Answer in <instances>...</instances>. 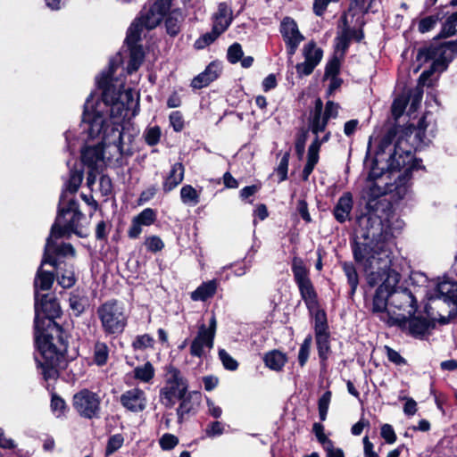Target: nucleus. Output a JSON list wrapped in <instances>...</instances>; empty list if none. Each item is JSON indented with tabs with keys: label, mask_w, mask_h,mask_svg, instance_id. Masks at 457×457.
<instances>
[{
	"label": "nucleus",
	"mask_w": 457,
	"mask_h": 457,
	"mask_svg": "<svg viewBox=\"0 0 457 457\" xmlns=\"http://www.w3.org/2000/svg\"><path fill=\"white\" fill-rule=\"evenodd\" d=\"M118 61L110 62V71L97 79L103 89L102 99L95 100L90 95L84 106L83 129L89 138L102 140L106 164L118 163L127 150L124 148V122L137 113L139 96L131 88L118 89L112 84V75Z\"/></svg>",
	"instance_id": "obj_1"
},
{
	"label": "nucleus",
	"mask_w": 457,
	"mask_h": 457,
	"mask_svg": "<svg viewBox=\"0 0 457 457\" xmlns=\"http://www.w3.org/2000/svg\"><path fill=\"white\" fill-rule=\"evenodd\" d=\"M353 254L366 270L368 284L378 286L372 312L388 326H406V320L417 311V301L410 289L396 288L400 274L391 268L390 243L378 241L372 246L357 243Z\"/></svg>",
	"instance_id": "obj_2"
},
{
	"label": "nucleus",
	"mask_w": 457,
	"mask_h": 457,
	"mask_svg": "<svg viewBox=\"0 0 457 457\" xmlns=\"http://www.w3.org/2000/svg\"><path fill=\"white\" fill-rule=\"evenodd\" d=\"M61 312V306L54 297L45 295L39 300V295H37L34 323L35 341L39 356H36V361L42 369L46 380L58 377V369L62 366L67 351L63 332L54 321Z\"/></svg>",
	"instance_id": "obj_3"
},
{
	"label": "nucleus",
	"mask_w": 457,
	"mask_h": 457,
	"mask_svg": "<svg viewBox=\"0 0 457 457\" xmlns=\"http://www.w3.org/2000/svg\"><path fill=\"white\" fill-rule=\"evenodd\" d=\"M414 127L391 128L381 138L370 167L367 182L378 179H394L395 188L402 190L411 179L412 170L418 169V162L412 157V146L408 137Z\"/></svg>",
	"instance_id": "obj_4"
},
{
	"label": "nucleus",
	"mask_w": 457,
	"mask_h": 457,
	"mask_svg": "<svg viewBox=\"0 0 457 457\" xmlns=\"http://www.w3.org/2000/svg\"><path fill=\"white\" fill-rule=\"evenodd\" d=\"M83 218L82 212L79 210V204L70 200L66 207H62L52 226L51 234L46 240V254L52 248V238L62 237L71 233L84 237L87 235L80 227L79 221Z\"/></svg>",
	"instance_id": "obj_5"
},
{
	"label": "nucleus",
	"mask_w": 457,
	"mask_h": 457,
	"mask_svg": "<svg viewBox=\"0 0 457 457\" xmlns=\"http://www.w3.org/2000/svg\"><path fill=\"white\" fill-rule=\"evenodd\" d=\"M188 389V383L182 372L176 367H165L163 385L160 389L159 401L166 408H172L178 399L183 398Z\"/></svg>",
	"instance_id": "obj_6"
},
{
	"label": "nucleus",
	"mask_w": 457,
	"mask_h": 457,
	"mask_svg": "<svg viewBox=\"0 0 457 457\" xmlns=\"http://www.w3.org/2000/svg\"><path fill=\"white\" fill-rule=\"evenodd\" d=\"M104 332L108 336L121 334L128 323L124 304L110 300L101 304L96 311Z\"/></svg>",
	"instance_id": "obj_7"
},
{
	"label": "nucleus",
	"mask_w": 457,
	"mask_h": 457,
	"mask_svg": "<svg viewBox=\"0 0 457 457\" xmlns=\"http://www.w3.org/2000/svg\"><path fill=\"white\" fill-rule=\"evenodd\" d=\"M437 52H442L441 49H436L434 47L420 49L418 53L417 59L420 62L428 61L429 59H435L430 70L425 71L421 73L419 79L418 86L412 95V103L411 107H416L421 101L423 96L422 87L425 86H430L431 84L428 82L429 77L435 71H443L446 69V62L445 60L436 59Z\"/></svg>",
	"instance_id": "obj_8"
},
{
	"label": "nucleus",
	"mask_w": 457,
	"mask_h": 457,
	"mask_svg": "<svg viewBox=\"0 0 457 457\" xmlns=\"http://www.w3.org/2000/svg\"><path fill=\"white\" fill-rule=\"evenodd\" d=\"M339 105L332 101L326 104L325 110L323 111V103L318 98L315 101L313 112L310 117V129L312 132L318 135L323 132L327 127L328 121L330 119H336L338 114Z\"/></svg>",
	"instance_id": "obj_9"
},
{
	"label": "nucleus",
	"mask_w": 457,
	"mask_h": 457,
	"mask_svg": "<svg viewBox=\"0 0 457 457\" xmlns=\"http://www.w3.org/2000/svg\"><path fill=\"white\" fill-rule=\"evenodd\" d=\"M101 399L97 394L83 389L73 396V407L83 418L94 419L99 416Z\"/></svg>",
	"instance_id": "obj_10"
},
{
	"label": "nucleus",
	"mask_w": 457,
	"mask_h": 457,
	"mask_svg": "<svg viewBox=\"0 0 457 457\" xmlns=\"http://www.w3.org/2000/svg\"><path fill=\"white\" fill-rule=\"evenodd\" d=\"M216 326V319L214 316H212L209 327H206L204 324L199 327L197 336L190 346L191 355L201 358L205 355L206 349L211 350L213 347Z\"/></svg>",
	"instance_id": "obj_11"
},
{
	"label": "nucleus",
	"mask_w": 457,
	"mask_h": 457,
	"mask_svg": "<svg viewBox=\"0 0 457 457\" xmlns=\"http://www.w3.org/2000/svg\"><path fill=\"white\" fill-rule=\"evenodd\" d=\"M170 8V0H157L148 7H145L137 20L146 29H152L160 24Z\"/></svg>",
	"instance_id": "obj_12"
},
{
	"label": "nucleus",
	"mask_w": 457,
	"mask_h": 457,
	"mask_svg": "<svg viewBox=\"0 0 457 457\" xmlns=\"http://www.w3.org/2000/svg\"><path fill=\"white\" fill-rule=\"evenodd\" d=\"M280 33L287 45L288 55L293 56L300 43L304 39L296 22L290 17L284 18L280 23Z\"/></svg>",
	"instance_id": "obj_13"
},
{
	"label": "nucleus",
	"mask_w": 457,
	"mask_h": 457,
	"mask_svg": "<svg viewBox=\"0 0 457 457\" xmlns=\"http://www.w3.org/2000/svg\"><path fill=\"white\" fill-rule=\"evenodd\" d=\"M304 62L296 64L295 69L299 76L310 75L320 63L323 56V51L313 42H309L303 49Z\"/></svg>",
	"instance_id": "obj_14"
},
{
	"label": "nucleus",
	"mask_w": 457,
	"mask_h": 457,
	"mask_svg": "<svg viewBox=\"0 0 457 457\" xmlns=\"http://www.w3.org/2000/svg\"><path fill=\"white\" fill-rule=\"evenodd\" d=\"M121 405L129 411H143L147 405L145 393L139 388H132L125 391L120 398Z\"/></svg>",
	"instance_id": "obj_15"
},
{
	"label": "nucleus",
	"mask_w": 457,
	"mask_h": 457,
	"mask_svg": "<svg viewBox=\"0 0 457 457\" xmlns=\"http://www.w3.org/2000/svg\"><path fill=\"white\" fill-rule=\"evenodd\" d=\"M156 211L152 208H145L137 216L133 217L131 225L128 230L130 238H137L142 233V228L154 224L156 220Z\"/></svg>",
	"instance_id": "obj_16"
},
{
	"label": "nucleus",
	"mask_w": 457,
	"mask_h": 457,
	"mask_svg": "<svg viewBox=\"0 0 457 457\" xmlns=\"http://www.w3.org/2000/svg\"><path fill=\"white\" fill-rule=\"evenodd\" d=\"M429 299L457 305V284L448 280L439 282L429 295Z\"/></svg>",
	"instance_id": "obj_17"
},
{
	"label": "nucleus",
	"mask_w": 457,
	"mask_h": 457,
	"mask_svg": "<svg viewBox=\"0 0 457 457\" xmlns=\"http://www.w3.org/2000/svg\"><path fill=\"white\" fill-rule=\"evenodd\" d=\"M83 163L92 170H100L105 163L102 143L97 145L86 146L81 151Z\"/></svg>",
	"instance_id": "obj_18"
},
{
	"label": "nucleus",
	"mask_w": 457,
	"mask_h": 457,
	"mask_svg": "<svg viewBox=\"0 0 457 457\" xmlns=\"http://www.w3.org/2000/svg\"><path fill=\"white\" fill-rule=\"evenodd\" d=\"M430 321L428 319L413 314L410 319L406 320V326L397 327L413 337H420L428 331Z\"/></svg>",
	"instance_id": "obj_19"
},
{
	"label": "nucleus",
	"mask_w": 457,
	"mask_h": 457,
	"mask_svg": "<svg viewBox=\"0 0 457 457\" xmlns=\"http://www.w3.org/2000/svg\"><path fill=\"white\" fill-rule=\"evenodd\" d=\"M232 21V11L225 3L219 4L218 11L213 17L212 29L222 34Z\"/></svg>",
	"instance_id": "obj_20"
},
{
	"label": "nucleus",
	"mask_w": 457,
	"mask_h": 457,
	"mask_svg": "<svg viewBox=\"0 0 457 457\" xmlns=\"http://www.w3.org/2000/svg\"><path fill=\"white\" fill-rule=\"evenodd\" d=\"M362 37L361 30L345 27L336 38V51L341 52V55H344L352 39L361 41Z\"/></svg>",
	"instance_id": "obj_21"
},
{
	"label": "nucleus",
	"mask_w": 457,
	"mask_h": 457,
	"mask_svg": "<svg viewBox=\"0 0 457 457\" xmlns=\"http://www.w3.org/2000/svg\"><path fill=\"white\" fill-rule=\"evenodd\" d=\"M394 185H395L394 183ZM393 183L386 179H378V181L367 182V190L365 195L368 198V204H371V200L392 191Z\"/></svg>",
	"instance_id": "obj_22"
},
{
	"label": "nucleus",
	"mask_w": 457,
	"mask_h": 457,
	"mask_svg": "<svg viewBox=\"0 0 457 457\" xmlns=\"http://www.w3.org/2000/svg\"><path fill=\"white\" fill-rule=\"evenodd\" d=\"M353 208V198L350 193H345L337 201L334 209V215L337 221L345 222L349 219Z\"/></svg>",
	"instance_id": "obj_23"
},
{
	"label": "nucleus",
	"mask_w": 457,
	"mask_h": 457,
	"mask_svg": "<svg viewBox=\"0 0 457 457\" xmlns=\"http://www.w3.org/2000/svg\"><path fill=\"white\" fill-rule=\"evenodd\" d=\"M184 179V167L181 163H175L165 178V180L162 185V188L165 192H170L175 187H177Z\"/></svg>",
	"instance_id": "obj_24"
},
{
	"label": "nucleus",
	"mask_w": 457,
	"mask_h": 457,
	"mask_svg": "<svg viewBox=\"0 0 457 457\" xmlns=\"http://www.w3.org/2000/svg\"><path fill=\"white\" fill-rule=\"evenodd\" d=\"M219 71L218 65L211 63L204 72L192 80V87L195 88H202L208 86L212 81L218 78Z\"/></svg>",
	"instance_id": "obj_25"
},
{
	"label": "nucleus",
	"mask_w": 457,
	"mask_h": 457,
	"mask_svg": "<svg viewBox=\"0 0 457 457\" xmlns=\"http://www.w3.org/2000/svg\"><path fill=\"white\" fill-rule=\"evenodd\" d=\"M320 148V142L319 137H316L314 141L311 144L308 149L307 163L303 170V179L307 180L310 174L312 172L314 166L319 161V152Z\"/></svg>",
	"instance_id": "obj_26"
},
{
	"label": "nucleus",
	"mask_w": 457,
	"mask_h": 457,
	"mask_svg": "<svg viewBox=\"0 0 457 457\" xmlns=\"http://www.w3.org/2000/svg\"><path fill=\"white\" fill-rule=\"evenodd\" d=\"M58 237H53L52 238V248L51 250L48 252V253L46 254V248L45 249V254H44V259L42 261V265L46 264V263H50L51 265L53 266H55L56 265V262L52 258L51 254L53 253H56L57 254L59 255H71V256H74L75 254V250L74 248L72 247L71 245L70 244H63L58 247L55 246L54 243V239H57Z\"/></svg>",
	"instance_id": "obj_27"
},
{
	"label": "nucleus",
	"mask_w": 457,
	"mask_h": 457,
	"mask_svg": "<svg viewBox=\"0 0 457 457\" xmlns=\"http://www.w3.org/2000/svg\"><path fill=\"white\" fill-rule=\"evenodd\" d=\"M265 365L272 370H281L287 359L285 353L278 350H273L264 355Z\"/></svg>",
	"instance_id": "obj_28"
},
{
	"label": "nucleus",
	"mask_w": 457,
	"mask_h": 457,
	"mask_svg": "<svg viewBox=\"0 0 457 457\" xmlns=\"http://www.w3.org/2000/svg\"><path fill=\"white\" fill-rule=\"evenodd\" d=\"M216 289L217 283L215 280L203 283L191 293V299L194 301H205L214 295Z\"/></svg>",
	"instance_id": "obj_29"
},
{
	"label": "nucleus",
	"mask_w": 457,
	"mask_h": 457,
	"mask_svg": "<svg viewBox=\"0 0 457 457\" xmlns=\"http://www.w3.org/2000/svg\"><path fill=\"white\" fill-rule=\"evenodd\" d=\"M302 298L304 300L308 308L312 309L317 306L316 294L311 280L297 284Z\"/></svg>",
	"instance_id": "obj_30"
},
{
	"label": "nucleus",
	"mask_w": 457,
	"mask_h": 457,
	"mask_svg": "<svg viewBox=\"0 0 457 457\" xmlns=\"http://www.w3.org/2000/svg\"><path fill=\"white\" fill-rule=\"evenodd\" d=\"M130 51V58L128 64V72L136 71L144 61V51L140 46H128Z\"/></svg>",
	"instance_id": "obj_31"
},
{
	"label": "nucleus",
	"mask_w": 457,
	"mask_h": 457,
	"mask_svg": "<svg viewBox=\"0 0 457 457\" xmlns=\"http://www.w3.org/2000/svg\"><path fill=\"white\" fill-rule=\"evenodd\" d=\"M54 282V276L51 272L44 271L41 268H39L37 277L35 278L34 286H35V298L37 295H38V290H48Z\"/></svg>",
	"instance_id": "obj_32"
},
{
	"label": "nucleus",
	"mask_w": 457,
	"mask_h": 457,
	"mask_svg": "<svg viewBox=\"0 0 457 457\" xmlns=\"http://www.w3.org/2000/svg\"><path fill=\"white\" fill-rule=\"evenodd\" d=\"M154 374L155 370L149 361L134 369V378L144 383H149L154 378Z\"/></svg>",
	"instance_id": "obj_33"
},
{
	"label": "nucleus",
	"mask_w": 457,
	"mask_h": 457,
	"mask_svg": "<svg viewBox=\"0 0 457 457\" xmlns=\"http://www.w3.org/2000/svg\"><path fill=\"white\" fill-rule=\"evenodd\" d=\"M292 270L296 284L310 280L308 270L302 259L295 257L292 262Z\"/></svg>",
	"instance_id": "obj_34"
},
{
	"label": "nucleus",
	"mask_w": 457,
	"mask_h": 457,
	"mask_svg": "<svg viewBox=\"0 0 457 457\" xmlns=\"http://www.w3.org/2000/svg\"><path fill=\"white\" fill-rule=\"evenodd\" d=\"M143 29L145 28L138 20H136L130 25L126 37V43L128 46H137V43L141 39Z\"/></svg>",
	"instance_id": "obj_35"
},
{
	"label": "nucleus",
	"mask_w": 457,
	"mask_h": 457,
	"mask_svg": "<svg viewBox=\"0 0 457 457\" xmlns=\"http://www.w3.org/2000/svg\"><path fill=\"white\" fill-rule=\"evenodd\" d=\"M316 342L318 346L319 356L325 361L329 353V336L328 332L316 334Z\"/></svg>",
	"instance_id": "obj_36"
},
{
	"label": "nucleus",
	"mask_w": 457,
	"mask_h": 457,
	"mask_svg": "<svg viewBox=\"0 0 457 457\" xmlns=\"http://www.w3.org/2000/svg\"><path fill=\"white\" fill-rule=\"evenodd\" d=\"M180 197L181 201L186 204L195 206L199 203V194L190 185L182 187L180 190Z\"/></svg>",
	"instance_id": "obj_37"
},
{
	"label": "nucleus",
	"mask_w": 457,
	"mask_h": 457,
	"mask_svg": "<svg viewBox=\"0 0 457 457\" xmlns=\"http://www.w3.org/2000/svg\"><path fill=\"white\" fill-rule=\"evenodd\" d=\"M343 270L351 287L350 294L353 295L355 293L359 284L358 274L352 263L344 262Z\"/></svg>",
	"instance_id": "obj_38"
},
{
	"label": "nucleus",
	"mask_w": 457,
	"mask_h": 457,
	"mask_svg": "<svg viewBox=\"0 0 457 457\" xmlns=\"http://www.w3.org/2000/svg\"><path fill=\"white\" fill-rule=\"evenodd\" d=\"M58 283L64 288L71 287L76 281L74 271L71 268L62 270L60 268L57 270Z\"/></svg>",
	"instance_id": "obj_39"
},
{
	"label": "nucleus",
	"mask_w": 457,
	"mask_h": 457,
	"mask_svg": "<svg viewBox=\"0 0 457 457\" xmlns=\"http://www.w3.org/2000/svg\"><path fill=\"white\" fill-rule=\"evenodd\" d=\"M108 354L109 350L104 343L97 342L95 345L94 361L97 365L102 366L105 364L108 360Z\"/></svg>",
	"instance_id": "obj_40"
},
{
	"label": "nucleus",
	"mask_w": 457,
	"mask_h": 457,
	"mask_svg": "<svg viewBox=\"0 0 457 457\" xmlns=\"http://www.w3.org/2000/svg\"><path fill=\"white\" fill-rule=\"evenodd\" d=\"M457 32V12L451 15L444 23L440 36L448 37Z\"/></svg>",
	"instance_id": "obj_41"
},
{
	"label": "nucleus",
	"mask_w": 457,
	"mask_h": 457,
	"mask_svg": "<svg viewBox=\"0 0 457 457\" xmlns=\"http://www.w3.org/2000/svg\"><path fill=\"white\" fill-rule=\"evenodd\" d=\"M83 179V172L81 170H71L70 179L66 184V188L71 193H75L79 189Z\"/></svg>",
	"instance_id": "obj_42"
},
{
	"label": "nucleus",
	"mask_w": 457,
	"mask_h": 457,
	"mask_svg": "<svg viewBox=\"0 0 457 457\" xmlns=\"http://www.w3.org/2000/svg\"><path fill=\"white\" fill-rule=\"evenodd\" d=\"M124 438L122 435L115 434L112 436L108 440L105 454L107 456L112 454L114 452H116L122 446Z\"/></svg>",
	"instance_id": "obj_43"
},
{
	"label": "nucleus",
	"mask_w": 457,
	"mask_h": 457,
	"mask_svg": "<svg viewBox=\"0 0 457 457\" xmlns=\"http://www.w3.org/2000/svg\"><path fill=\"white\" fill-rule=\"evenodd\" d=\"M220 34L213 29L211 32L205 33L195 42L196 49H203L212 44Z\"/></svg>",
	"instance_id": "obj_44"
},
{
	"label": "nucleus",
	"mask_w": 457,
	"mask_h": 457,
	"mask_svg": "<svg viewBox=\"0 0 457 457\" xmlns=\"http://www.w3.org/2000/svg\"><path fill=\"white\" fill-rule=\"evenodd\" d=\"M331 400V392H325L319 399V414L321 420H325Z\"/></svg>",
	"instance_id": "obj_45"
},
{
	"label": "nucleus",
	"mask_w": 457,
	"mask_h": 457,
	"mask_svg": "<svg viewBox=\"0 0 457 457\" xmlns=\"http://www.w3.org/2000/svg\"><path fill=\"white\" fill-rule=\"evenodd\" d=\"M407 98L404 96H398L392 104V114L395 119H398L404 112L407 105Z\"/></svg>",
	"instance_id": "obj_46"
},
{
	"label": "nucleus",
	"mask_w": 457,
	"mask_h": 457,
	"mask_svg": "<svg viewBox=\"0 0 457 457\" xmlns=\"http://www.w3.org/2000/svg\"><path fill=\"white\" fill-rule=\"evenodd\" d=\"M311 345H312V338L306 337L303 344L301 345L299 353H298V361L301 366H303L310 355L311 351Z\"/></svg>",
	"instance_id": "obj_47"
},
{
	"label": "nucleus",
	"mask_w": 457,
	"mask_h": 457,
	"mask_svg": "<svg viewBox=\"0 0 457 457\" xmlns=\"http://www.w3.org/2000/svg\"><path fill=\"white\" fill-rule=\"evenodd\" d=\"M219 357L225 369L228 370H236L238 367L237 361L232 358L225 350L219 351Z\"/></svg>",
	"instance_id": "obj_48"
},
{
	"label": "nucleus",
	"mask_w": 457,
	"mask_h": 457,
	"mask_svg": "<svg viewBox=\"0 0 457 457\" xmlns=\"http://www.w3.org/2000/svg\"><path fill=\"white\" fill-rule=\"evenodd\" d=\"M145 245L150 252H158L164 247L162 240L157 236H151L145 238Z\"/></svg>",
	"instance_id": "obj_49"
},
{
	"label": "nucleus",
	"mask_w": 457,
	"mask_h": 457,
	"mask_svg": "<svg viewBox=\"0 0 457 457\" xmlns=\"http://www.w3.org/2000/svg\"><path fill=\"white\" fill-rule=\"evenodd\" d=\"M228 60L231 63L237 62L243 56V50L241 45L238 43H234L228 49Z\"/></svg>",
	"instance_id": "obj_50"
},
{
	"label": "nucleus",
	"mask_w": 457,
	"mask_h": 457,
	"mask_svg": "<svg viewBox=\"0 0 457 457\" xmlns=\"http://www.w3.org/2000/svg\"><path fill=\"white\" fill-rule=\"evenodd\" d=\"M160 137H161V129L157 126L151 127V128L147 129L145 133V142L149 145H156L160 140Z\"/></svg>",
	"instance_id": "obj_51"
},
{
	"label": "nucleus",
	"mask_w": 457,
	"mask_h": 457,
	"mask_svg": "<svg viewBox=\"0 0 457 457\" xmlns=\"http://www.w3.org/2000/svg\"><path fill=\"white\" fill-rule=\"evenodd\" d=\"M327 322L326 314L323 311L317 310L315 313V334L326 333Z\"/></svg>",
	"instance_id": "obj_52"
},
{
	"label": "nucleus",
	"mask_w": 457,
	"mask_h": 457,
	"mask_svg": "<svg viewBox=\"0 0 457 457\" xmlns=\"http://www.w3.org/2000/svg\"><path fill=\"white\" fill-rule=\"evenodd\" d=\"M154 344V339L151 336L145 334L138 336L135 341L133 342V347L135 349H145L148 347H152Z\"/></svg>",
	"instance_id": "obj_53"
},
{
	"label": "nucleus",
	"mask_w": 457,
	"mask_h": 457,
	"mask_svg": "<svg viewBox=\"0 0 457 457\" xmlns=\"http://www.w3.org/2000/svg\"><path fill=\"white\" fill-rule=\"evenodd\" d=\"M179 443L177 436L171 434H164L160 439V445L163 450H170Z\"/></svg>",
	"instance_id": "obj_54"
},
{
	"label": "nucleus",
	"mask_w": 457,
	"mask_h": 457,
	"mask_svg": "<svg viewBox=\"0 0 457 457\" xmlns=\"http://www.w3.org/2000/svg\"><path fill=\"white\" fill-rule=\"evenodd\" d=\"M339 68H340V61L337 56H335L328 62V64L326 66L325 77L326 78L336 77L339 71Z\"/></svg>",
	"instance_id": "obj_55"
},
{
	"label": "nucleus",
	"mask_w": 457,
	"mask_h": 457,
	"mask_svg": "<svg viewBox=\"0 0 457 457\" xmlns=\"http://www.w3.org/2000/svg\"><path fill=\"white\" fill-rule=\"evenodd\" d=\"M223 432H224V428L221 425V423L219 421L211 422L205 429V434L209 437H214L217 436H220L223 434Z\"/></svg>",
	"instance_id": "obj_56"
},
{
	"label": "nucleus",
	"mask_w": 457,
	"mask_h": 457,
	"mask_svg": "<svg viewBox=\"0 0 457 457\" xmlns=\"http://www.w3.org/2000/svg\"><path fill=\"white\" fill-rule=\"evenodd\" d=\"M437 18L434 16H428L422 19L419 24V30L421 33H425L432 29L437 22Z\"/></svg>",
	"instance_id": "obj_57"
},
{
	"label": "nucleus",
	"mask_w": 457,
	"mask_h": 457,
	"mask_svg": "<svg viewBox=\"0 0 457 457\" xmlns=\"http://www.w3.org/2000/svg\"><path fill=\"white\" fill-rule=\"evenodd\" d=\"M170 122L175 131H180L184 127L183 117L178 111L172 112L170 114Z\"/></svg>",
	"instance_id": "obj_58"
},
{
	"label": "nucleus",
	"mask_w": 457,
	"mask_h": 457,
	"mask_svg": "<svg viewBox=\"0 0 457 457\" xmlns=\"http://www.w3.org/2000/svg\"><path fill=\"white\" fill-rule=\"evenodd\" d=\"M70 307L75 312L76 315H79L84 311V299L78 295H71L69 299Z\"/></svg>",
	"instance_id": "obj_59"
},
{
	"label": "nucleus",
	"mask_w": 457,
	"mask_h": 457,
	"mask_svg": "<svg viewBox=\"0 0 457 457\" xmlns=\"http://www.w3.org/2000/svg\"><path fill=\"white\" fill-rule=\"evenodd\" d=\"M112 189V180L108 176L103 175L99 179V191L102 195H108Z\"/></svg>",
	"instance_id": "obj_60"
},
{
	"label": "nucleus",
	"mask_w": 457,
	"mask_h": 457,
	"mask_svg": "<svg viewBox=\"0 0 457 457\" xmlns=\"http://www.w3.org/2000/svg\"><path fill=\"white\" fill-rule=\"evenodd\" d=\"M381 436L386 440L388 444H393L396 440L395 433L389 424H385L381 428Z\"/></svg>",
	"instance_id": "obj_61"
},
{
	"label": "nucleus",
	"mask_w": 457,
	"mask_h": 457,
	"mask_svg": "<svg viewBox=\"0 0 457 457\" xmlns=\"http://www.w3.org/2000/svg\"><path fill=\"white\" fill-rule=\"evenodd\" d=\"M178 401H180V403L177 409V414L179 418H182L191 411L190 399L186 395L183 398L178 399Z\"/></svg>",
	"instance_id": "obj_62"
},
{
	"label": "nucleus",
	"mask_w": 457,
	"mask_h": 457,
	"mask_svg": "<svg viewBox=\"0 0 457 457\" xmlns=\"http://www.w3.org/2000/svg\"><path fill=\"white\" fill-rule=\"evenodd\" d=\"M287 168H288V154H285L277 168V173L279 175V181H283L287 177Z\"/></svg>",
	"instance_id": "obj_63"
},
{
	"label": "nucleus",
	"mask_w": 457,
	"mask_h": 457,
	"mask_svg": "<svg viewBox=\"0 0 457 457\" xmlns=\"http://www.w3.org/2000/svg\"><path fill=\"white\" fill-rule=\"evenodd\" d=\"M386 355L390 361L396 365H404L405 360L400 355V353L390 347H386Z\"/></svg>",
	"instance_id": "obj_64"
}]
</instances>
